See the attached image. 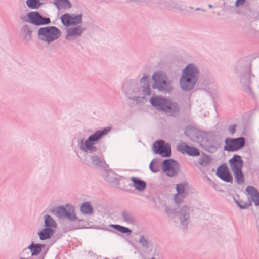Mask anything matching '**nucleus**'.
Wrapping results in <instances>:
<instances>
[{
  "instance_id": "6ab92c4d",
  "label": "nucleus",
  "mask_w": 259,
  "mask_h": 259,
  "mask_svg": "<svg viewBox=\"0 0 259 259\" xmlns=\"http://www.w3.org/2000/svg\"><path fill=\"white\" fill-rule=\"evenodd\" d=\"M54 4L58 9H67L71 7V4L68 0H55Z\"/></svg>"
},
{
  "instance_id": "f03ea898",
  "label": "nucleus",
  "mask_w": 259,
  "mask_h": 259,
  "mask_svg": "<svg viewBox=\"0 0 259 259\" xmlns=\"http://www.w3.org/2000/svg\"><path fill=\"white\" fill-rule=\"evenodd\" d=\"M40 39L49 44L59 38L61 35L60 30L54 26L40 28L38 32Z\"/></svg>"
},
{
  "instance_id": "0eeeda50",
  "label": "nucleus",
  "mask_w": 259,
  "mask_h": 259,
  "mask_svg": "<svg viewBox=\"0 0 259 259\" xmlns=\"http://www.w3.org/2000/svg\"><path fill=\"white\" fill-rule=\"evenodd\" d=\"M153 149L155 153H158L163 157H169L171 154L170 146L162 140L155 142L153 145Z\"/></svg>"
},
{
  "instance_id": "5701e85b",
  "label": "nucleus",
  "mask_w": 259,
  "mask_h": 259,
  "mask_svg": "<svg viewBox=\"0 0 259 259\" xmlns=\"http://www.w3.org/2000/svg\"><path fill=\"white\" fill-rule=\"evenodd\" d=\"M26 4L31 9H38L40 7L41 3L39 0H27Z\"/></svg>"
},
{
  "instance_id": "473e14b6",
  "label": "nucleus",
  "mask_w": 259,
  "mask_h": 259,
  "mask_svg": "<svg viewBox=\"0 0 259 259\" xmlns=\"http://www.w3.org/2000/svg\"><path fill=\"white\" fill-rule=\"evenodd\" d=\"M236 126L235 125H232L230 127L229 131L232 134H233L235 131Z\"/></svg>"
},
{
  "instance_id": "9d476101",
  "label": "nucleus",
  "mask_w": 259,
  "mask_h": 259,
  "mask_svg": "<svg viewBox=\"0 0 259 259\" xmlns=\"http://www.w3.org/2000/svg\"><path fill=\"white\" fill-rule=\"evenodd\" d=\"M27 17L29 22L36 25L47 24L50 22L49 18L42 17L37 12L28 13Z\"/></svg>"
},
{
  "instance_id": "39448f33",
  "label": "nucleus",
  "mask_w": 259,
  "mask_h": 259,
  "mask_svg": "<svg viewBox=\"0 0 259 259\" xmlns=\"http://www.w3.org/2000/svg\"><path fill=\"white\" fill-rule=\"evenodd\" d=\"M245 144L243 138H228L225 140L224 149L228 151H235L242 148Z\"/></svg>"
},
{
  "instance_id": "f3484780",
  "label": "nucleus",
  "mask_w": 259,
  "mask_h": 259,
  "mask_svg": "<svg viewBox=\"0 0 259 259\" xmlns=\"http://www.w3.org/2000/svg\"><path fill=\"white\" fill-rule=\"evenodd\" d=\"M177 194L175 196L174 199L177 203H179L182 199V194L184 192L185 187L183 184H178L176 186Z\"/></svg>"
},
{
  "instance_id": "423d86ee",
  "label": "nucleus",
  "mask_w": 259,
  "mask_h": 259,
  "mask_svg": "<svg viewBox=\"0 0 259 259\" xmlns=\"http://www.w3.org/2000/svg\"><path fill=\"white\" fill-rule=\"evenodd\" d=\"M109 130V128H106L102 131H98L94 135L90 136L85 142L87 149L91 151H95L96 148L94 146V144L103 136L107 134Z\"/></svg>"
},
{
  "instance_id": "a878e982",
  "label": "nucleus",
  "mask_w": 259,
  "mask_h": 259,
  "mask_svg": "<svg viewBox=\"0 0 259 259\" xmlns=\"http://www.w3.org/2000/svg\"><path fill=\"white\" fill-rule=\"evenodd\" d=\"M246 191L251 197L256 194L258 192L257 190L252 186H248L246 188Z\"/></svg>"
},
{
  "instance_id": "f8f14e48",
  "label": "nucleus",
  "mask_w": 259,
  "mask_h": 259,
  "mask_svg": "<svg viewBox=\"0 0 259 259\" xmlns=\"http://www.w3.org/2000/svg\"><path fill=\"white\" fill-rule=\"evenodd\" d=\"M164 79V76L161 74L159 73H155L153 76V79L154 81L153 88L159 90L165 89L166 88V83Z\"/></svg>"
},
{
  "instance_id": "f704fd0d",
  "label": "nucleus",
  "mask_w": 259,
  "mask_h": 259,
  "mask_svg": "<svg viewBox=\"0 0 259 259\" xmlns=\"http://www.w3.org/2000/svg\"><path fill=\"white\" fill-rule=\"evenodd\" d=\"M150 168H151V169L153 171H154L152 169V163H150Z\"/></svg>"
},
{
  "instance_id": "c9c22d12",
  "label": "nucleus",
  "mask_w": 259,
  "mask_h": 259,
  "mask_svg": "<svg viewBox=\"0 0 259 259\" xmlns=\"http://www.w3.org/2000/svg\"><path fill=\"white\" fill-rule=\"evenodd\" d=\"M208 7L210 8H212V6L211 5H208Z\"/></svg>"
},
{
  "instance_id": "4468645a",
  "label": "nucleus",
  "mask_w": 259,
  "mask_h": 259,
  "mask_svg": "<svg viewBox=\"0 0 259 259\" xmlns=\"http://www.w3.org/2000/svg\"><path fill=\"white\" fill-rule=\"evenodd\" d=\"M178 149L182 153H186L190 156H198L199 155V152L196 148L188 146L185 144L179 145L178 146Z\"/></svg>"
},
{
  "instance_id": "a211bd4d",
  "label": "nucleus",
  "mask_w": 259,
  "mask_h": 259,
  "mask_svg": "<svg viewBox=\"0 0 259 259\" xmlns=\"http://www.w3.org/2000/svg\"><path fill=\"white\" fill-rule=\"evenodd\" d=\"M44 247V246L41 244L32 243L28 247V249L30 250L31 255L34 256L38 255Z\"/></svg>"
},
{
  "instance_id": "2f4dec72",
  "label": "nucleus",
  "mask_w": 259,
  "mask_h": 259,
  "mask_svg": "<svg viewBox=\"0 0 259 259\" xmlns=\"http://www.w3.org/2000/svg\"><path fill=\"white\" fill-rule=\"evenodd\" d=\"M93 161L94 162H95V164H97L98 162L100 161L99 158L97 156H94L92 158Z\"/></svg>"
},
{
  "instance_id": "1a4fd4ad",
  "label": "nucleus",
  "mask_w": 259,
  "mask_h": 259,
  "mask_svg": "<svg viewBox=\"0 0 259 259\" xmlns=\"http://www.w3.org/2000/svg\"><path fill=\"white\" fill-rule=\"evenodd\" d=\"M163 170L169 176H174L177 173L178 169L177 163L171 159L165 160L162 163Z\"/></svg>"
},
{
  "instance_id": "4be33fe9",
  "label": "nucleus",
  "mask_w": 259,
  "mask_h": 259,
  "mask_svg": "<svg viewBox=\"0 0 259 259\" xmlns=\"http://www.w3.org/2000/svg\"><path fill=\"white\" fill-rule=\"evenodd\" d=\"M80 211L84 214H90L93 212V208L90 203L85 202L80 206Z\"/></svg>"
},
{
  "instance_id": "7c9ffc66",
  "label": "nucleus",
  "mask_w": 259,
  "mask_h": 259,
  "mask_svg": "<svg viewBox=\"0 0 259 259\" xmlns=\"http://www.w3.org/2000/svg\"><path fill=\"white\" fill-rule=\"evenodd\" d=\"M245 0H236V2L235 3V6L236 7L239 6L241 5H242Z\"/></svg>"
},
{
  "instance_id": "393cba45",
  "label": "nucleus",
  "mask_w": 259,
  "mask_h": 259,
  "mask_svg": "<svg viewBox=\"0 0 259 259\" xmlns=\"http://www.w3.org/2000/svg\"><path fill=\"white\" fill-rule=\"evenodd\" d=\"M114 228H115L118 231H120L121 233H127L128 234H130L131 233V230H130L128 228L121 226L119 225H114Z\"/></svg>"
},
{
  "instance_id": "2eb2a0df",
  "label": "nucleus",
  "mask_w": 259,
  "mask_h": 259,
  "mask_svg": "<svg viewBox=\"0 0 259 259\" xmlns=\"http://www.w3.org/2000/svg\"><path fill=\"white\" fill-rule=\"evenodd\" d=\"M83 32V29L80 27H75L73 28H68L67 30V39H69L71 37H75L79 36Z\"/></svg>"
},
{
  "instance_id": "c756f323",
  "label": "nucleus",
  "mask_w": 259,
  "mask_h": 259,
  "mask_svg": "<svg viewBox=\"0 0 259 259\" xmlns=\"http://www.w3.org/2000/svg\"><path fill=\"white\" fill-rule=\"evenodd\" d=\"M139 242L144 246H148L147 241L143 236L140 237Z\"/></svg>"
},
{
  "instance_id": "cd10ccee",
  "label": "nucleus",
  "mask_w": 259,
  "mask_h": 259,
  "mask_svg": "<svg viewBox=\"0 0 259 259\" xmlns=\"http://www.w3.org/2000/svg\"><path fill=\"white\" fill-rule=\"evenodd\" d=\"M209 158L207 156L202 157V160L200 161L199 163L201 165H206L209 163Z\"/></svg>"
},
{
  "instance_id": "dca6fc26",
  "label": "nucleus",
  "mask_w": 259,
  "mask_h": 259,
  "mask_svg": "<svg viewBox=\"0 0 259 259\" xmlns=\"http://www.w3.org/2000/svg\"><path fill=\"white\" fill-rule=\"evenodd\" d=\"M131 179L133 182V186L136 189L139 191H142L145 189L146 184L144 181L136 177H133Z\"/></svg>"
},
{
  "instance_id": "412c9836",
  "label": "nucleus",
  "mask_w": 259,
  "mask_h": 259,
  "mask_svg": "<svg viewBox=\"0 0 259 259\" xmlns=\"http://www.w3.org/2000/svg\"><path fill=\"white\" fill-rule=\"evenodd\" d=\"M52 233L53 230L51 229L45 228L38 234L41 240H45L50 238Z\"/></svg>"
},
{
  "instance_id": "f257e3e1",
  "label": "nucleus",
  "mask_w": 259,
  "mask_h": 259,
  "mask_svg": "<svg viewBox=\"0 0 259 259\" xmlns=\"http://www.w3.org/2000/svg\"><path fill=\"white\" fill-rule=\"evenodd\" d=\"M198 75V69L192 64H189L184 69L180 79V85L184 90H190L194 86Z\"/></svg>"
},
{
  "instance_id": "ddd939ff",
  "label": "nucleus",
  "mask_w": 259,
  "mask_h": 259,
  "mask_svg": "<svg viewBox=\"0 0 259 259\" xmlns=\"http://www.w3.org/2000/svg\"><path fill=\"white\" fill-rule=\"evenodd\" d=\"M243 162L241 157L237 155H234L229 160V164L232 171L242 169Z\"/></svg>"
},
{
  "instance_id": "b1692460",
  "label": "nucleus",
  "mask_w": 259,
  "mask_h": 259,
  "mask_svg": "<svg viewBox=\"0 0 259 259\" xmlns=\"http://www.w3.org/2000/svg\"><path fill=\"white\" fill-rule=\"evenodd\" d=\"M45 226L46 227H51L55 228L56 227V223L55 221L49 215L45 216Z\"/></svg>"
},
{
  "instance_id": "6e6552de",
  "label": "nucleus",
  "mask_w": 259,
  "mask_h": 259,
  "mask_svg": "<svg viewBox=\"0 0 259 259\" xmlns=\"http://www.w3.org/2000/svg\"><path fill=\"white\" fill-rule=\"evenodd\" d=\"M62 23L65 26L77 25L82 22V16L79 15L65 14L60 17Z\"/></svg>"
},
{
  "instance_id": "9b49d317",
  "label": "nucleus",
  "mask_w": 259,
  "mask_h": 259,
  "mask_svg": "<svg viewBox=\"0 0 259 259\" xmlns=\"http://www.w3.org/2000/svg\"><path fill=\"white\" fill-rule=\"evenodd\" d=\"M216 174L218 177L226 182H232L233 178L228 168L226 165H221L218 167Z\"/></svg>"
},
{
  "instance_id": "c85d7f7f",
  "label": "nucleus",
  "mask_w": 259,
  "mask_h": 259,
  "mask_svg": "<svg viewBox=\"0 0 259 259\" xmlns=\"http://www.w3.org/2000/svg\"><path fill=\"white\" fill-rule=\"evenodd\" d=\"M255 205H259V193H257L256 194L251 197Z\"/></svg>"
},
{
  "instance_id": "aec40b11",
  "label": "nucleus",
  "mask_w": 259,
  "mask_h": 259,
  "mask_svg": "<svg viewBox=\"0 0 259 259\" xmlns=\"http://www.w3.org/2000/svg\"><path fill=\"white\" fill-rule=\"evenodd\" d=\"M232 172L237 183L241 184L244 182V177L242 171V169L233 171Z\"/></svg>"
},
{
  "instance_id": "7ed1b4c3",
  "label": "nucleus",
  "mask_w": 259,
  "mask_h": 259,
  "mask_svg": "<svg viewBox=\"0 0 259 259\" xmlns=\"http://www.w3.org/2000/svg\"><path fill=\"white\" fill-rule=\"evenodd\" d=\"M150 102L152 105L155 106L157 109L170 113L177 110L176 104L171 103L169 101L158 97H153L150 99Z\"/></svg>"
},
{
  "instance_id": "20e7f679",
  "label": "nucleus",
  "mask_w": 259,
  "mask_h": 259,
  "mask_svg": "<svg viewBox=\"0 0 259 259\" xmlns=\"http://www.w3.org/2000/svg\"><path fill=\"white\" fill-rule=\"evenodd\" d=\"M58 217H65L70 220H74L76 219L73 206L67 204L65 207L61 206L56 208L52 211Z\"/></svg>"
},
{
  "instance_id": "72a5a7b5",
  "label": "nucleus",
  "mask_w": 259,
  "mask_h": 259,
  "mask_svg": "<svg viewBox=\"0 0 259 259\" xmlns=\"http://www.w3.org/2000/svg\"><path fill=\"white\" fill-rule=\"evenodd\" d=\"M250 205V204L246 203L244 206H242L241 205L239 204V207L241 208H245L249 207Z\"/></svg>"
},
{
  "instance_id": "bb28decb",
  "label": "nucleus",
  "mask_w": 259,
  "mask_h": 259,
  "mask_svg": "<svg viewBox=\"0 0 259 259\" xmlns=\"http://www.w3.org/2000/svg\"><path fill=\"white\" fill-rule=\"evenodd\" d=\"M146 78H143L141 82V83H143L144 85V92L145 93V95H150V91L149 85H147L146 84Z\"/></svg>"
}]
</instances>
